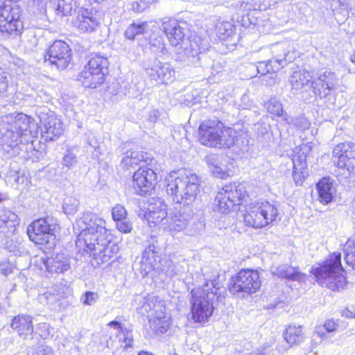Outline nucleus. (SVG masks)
Returning <instances> with one entry per match:
<instances>
[{
  "label": "nucleus",
  "instance_id": "nucleus-1",
  "mask_svg": "<svg viewBox=\"0 0 355 355\" xmlns=\"http://www.w3.org/2000/svg\"><path fill=\"white\" fill-rule=\"evenodd\" d=\"M191 294L193 318L196 322H204L213 314L214 299L218 301L224 300L226 290L217 279H214L207 281L201 288L193 289Z\"/></svg>",
  "mask_w": 355,
  "mask_h": 355
},
{
  "label": "nucleus",
  "instance_id": "nucleus-2",
  "mask_svg": "<svg viewBox=\"0 0 355 355\" xmlns=\"http://www.w3.org/2000/svg\"><path fill=\"white\" fill-rule=\"evenodd\" d=\"M166 192L173 202L190 205L196 200L200 192L198 176L188 171L173 172L167 178Z\"/></svg>",
  "mask_w": 355,
  "mask_h": 355
},
{
  "label": "nucleus",
  "instance_id": "nucleus-3",
  "mask_svg": "<svg viewBox=\"0 0 355 355\" xmlns=\"http://www.w3.org/2000/svg\"><path fill=\"white\" fill-rule=\"evenodd\" d=\"M311 272L318 284L333 291H340L347 286V281L341 264L340 253L329 255L318 267L313 268Z\"/></svg>",
  "mask_w": 355,
  "mask_h": 355
},
{
  "label": "nucleus",
  "instance_id": "nucleus-4",
  "mask_svg": "<svg viewBox=\"0 0 355 355\" xmlns=\"http://www.w3.org/2000/svg\"><path fill=\"white\" fill-rule=\"evenodd\" d=\"M76 226L80 231L76 241V247L80 250L85 249V246L93 247L92 242L95 239L100 238L102 242H106L105 236L110 234L106 228L105 220L90 211L84 212L76 220Z\"/></svg>",
  "mask_w": 355,
  "mask_h": 355
},
{
  "label": "nucleus",
  "instance_id": "nucleus-5",
  "mask_svg": "<svg viewBox=\"0 0 355 355\" xmlns=\"http://www.w3.org/2000/svg\"><path fill=\"white\" fill-rule=\"evenodd\" d=\"M139 309L142 314L152 312L149 325L155 333L163 334L170 328L171 315L166 312L165 302L160 297L153 295L144 297Z\"/></svg>",
  "mask_w": 355,
  "mask_h": 355
},
{
  "label": "nucleus",
  "instance_id": "nucleus-6",
  "mask_svg": "<svg viewBox=\"0 0 355 355\" xmlns=\"http://www.w3.org/2000/svg\"><path fill=\"white\" fill-rule=\"evenodd\" d=\"M109 62L107 58L98 53L88 57L87 64L78 76L83 85L88 88H96L103 83L108 73Z\"/></svg>",
  "mask_w": 355,
  "mask_h": 355
},
{
  "label": "nucleus",
  "instance_id": "nucleus-7",
  "mask_svg": "<svg viewBox=\"0 0 355 355\" xmlns=\"http://www.w3.org/2000/svg\"><path fill=\"white\" fill-rule=\"evenodd\" d=\"M277 215V208L273 204L261 201L248 207L243 219L247 225L257 229L270 224Z\"/></svg>",
  "mask_w": 355,
  "mask_h": 355
},
{
  "label": "nucleus",
  "instance_id": "nucleus-8",
  "mask_svg": "<svg viewBox=\"0 0 355 355\" xmlns=\"http://www.w3.org/2000/svg\"><path fill=\"white\" fill-rule=\"evenodd\" d=\"M191 215L189 213L181 211H173L170 214L162 226L170 232L182 231L189 236L200 234L204 230V223L200 220L191 223Z\"/></svg>",
  "mask_w": 355,
  "mask_h": 355
},
{
  "label": "nucleus",
  "instance_id": "nucleus-9",
  "mask_svg": "<svg viewBox=\"0 0 355 355\" xmlns=\"http://www.w3.org/2000/svg\"><path fill=\"white\" fill-rule=\"evenodd\" d=\"M246 196L247 191L243 184L225 185L218 192L215 206L219 212L227 214L234 207L239 205Z\"/></svg>",
  "mask_w": 355,
  "mask_h": 355
},
{
  "label": "nucleus",
  "instance_id": "nucleus-10",
  "mask_svg": "<svg viewBox=\"0 0 355 355\" xmlns=\"http://www.w3.org/2000/svg\"><path fill=\"white\" fill-rule=\"evenodd\" d=\"M23 28L19 7L11 3L6 4L3 0H0V35L6 37L17 34Z\"/></svg>",
  "mask_w": 355,
  "mask_h": 355
},
{
  "label": "nucleus",
  "instance_id": "nucleus-11",
  "mask_svg": "<svg viewBox=\"0 0 355 355\" xmlns=\"http://www.w3.org/2000/svg\"><path fill=\"white\" fill-rule=\"evenodd\" d=\"M261 286L259 275L257 270H242L228 283V290L232 294L239 292L246 293H255Z\"/></svg>",
  "mask_w": 355,
  "mask_h": 355
},
{
  "label": "nucleus",
  "instance_id": "nucleus-12",
  "mask_svg": "<svg viewBox=\"0 0 355 355\" xmlns=\"http://www.w3.org/2000/svg\"><path fill=\"white\" fill-rule=\"evenodd\" d=\"M54 230L46 219L40 218L33 221L27 228L29 239L37 245L49 244L53 242Z\"/></svg>",
  "mask_w": 355,
  "mask_h": 355
},
{
  "label": "nucleus",
  "instance_id": "nucleus-13",
  "mask_svg": "<svg viewBox=\"0 0 355 355\" xmlns=\"http://www.w3.org/2000/svg\"><path fill=\"white\" fill-rule=\"evenodd\" d=\"M110 237V234L105 236L106 242H102L100 238L95 239L92 242L94 248L92 246L91 248L89 246H85V249L83 250L92 252L94 259L97 261L98 263L107 262L119 251V247L115 243L111 242Z\"/></svg>",
  "mask_w": 355,
  "mask_h": 355
},
{
  "label": "nucleus",
  "instance_id": "nucleus-14",
  "mask_svg": "<svg viewBox=\"0 0 355 355\" xmlns=\"http://www.w3.org/2000/svg\"><path fill=\"white\" fill-rule=\"evenodd\" d=\"M71 49L68 44L62 41H55L49 48L45 60L55 64L58 69H64L71 60Z\"/></svg>",
  "mask_w": 355,
  "mask_h": 355
},
{
  "label": "nucleus",
  "instance_id": "nucleus-15",
  "mask_svg": "<svg viewBox=\"0 0 355 355\" xmlns=\"http://www.w3.org/2000/svg\"><path fill=\"white\" fill-rule=\"evenodd\" d=\"M144 69L148 76L157 82L168 83L175 78V70L168 63L154 59L145 64Z\"/></svg>",
  "mask_w": 355,
  "mask_h": 355
},
{
  "label": "nucleus",
  "instance_id": "nucleus-16",
  "mask_svg": "<svg viewBox=\"0 0 355 355\" xmlns=\"http://www.w3.org/2000/svg\"><path fill=\"white\" fill-rule=\"evenodd\" d=\"M39 118L42 136L46 141H53L62 134V123L53 113L41 112Z\"/></svg>",
  "mask_w": 355,
  "mask_h": 355
},
{
  "label": "nucleus",
  "instance_id": "nucleus-17",
  "mask_svg": "<svg viewBox=\"0 0 355 355\" xmlns=\"http://www.w3.org/2000/svg\"><path fill=\"white\" fill-rule=\"evenodd\" d=\"M223 124L218 121H207L202 123L199 128V141L209 147H218L221 128Z\"/></svg>",
  "mask_w": 355,
  "mask_h": 355
},
{
  "label": "nucleus",
  "instance_id": "nucleus-18",
  "mask_svg": "<svg viewBox=\"0 0 355 355\" xmlns=\"http://www.w3.org/2000/svg\"><path fill=\"white\" fill-rule=\"evenodd\" d=\"M133 187L136 192L144 195L154 188L157 181V174L152 169L141 166L132 176Z\"/></svg>",
  "mask_w": 355,
  "mask_h": 355
},
{
  "label": "nucleus",
  "instance_id": "nucleus-19",
  "mask_svg": "<svg viewBox=\"0 0 355 355\" xmlns=\"http://www.w3.org/2000/svg\"><path fill=\"white\" fill-rule=\"evenodd\" d=\"M178 49V58L185 61L190 58H196L208 49L205 40L199 36H193L187 41H184Z\"/></svg>",
  "mask_w": 355,
  "mask_h": 355
},
{
  "label": "nucleus",
  "instance_id": "nucleus-20",
  "mask_svg": "<svg viewBox=\"0 0 355 355\" xmlns=\"http://www.w3.org/2000/svg\"><path fill=\"white\" fill-rule=\"evenodd\" d=\"M337 83L338 78L336 74L332 71H325L313 80L311 88L315 95L325 98L331 92L335 90Z\"/></svg>",
  "mask_w": 355,
  "mask_h": 355
},
{
  "label": "nucleus",
  "instance_id": "nucleus-21",
  "mask_svg": "<svg viewBox=\"0 0 355 355\" xmlns=\"http://www.w3.org/2000/svg\"><path fill=\"white\" fill-rule=\"evenodd\" d=\"M184 23L175 19H164L162 27L170 44L174 46L181 45L185 40Z\"/></svg>",
  "mask_w": 355,
  "mask_h": 355
},
{
  "label": "nucleus",
  "instance_id": "nucleus-22",
  "mask_svg": "<svg viewBox=\"0 0 355 355\" xmlns=\"http://www.w3.org/2000/svg\"><path fill=\"white\" fill-rule=\"evenodd\" d=\"M247 132L240 128H222L221 134L220 135V141H218V148H231L238 144L241 141L244 142L243 139L247 138Z\"/></svg>",
  "mask_w": 355,
  "mask_h": 355
},
{
  "label": "nucleus",
  "instance_id": "nucleus-23",
  "mask_svg": "<svg viewBox=\"0 0 355 355\" xmlns=\"http://www.w3.org/2000/svg\"><path fill=\"white\" fill-rule=\"evenodd\" d=\"M147 219L155 225L163 223L167 218V205L160 199H153L148 204Z\"/></svg>",
  "mask_w": 355,
  "mask_h": 355
},
{
  "label": "nucleus",
  "instance_id": "nucleus-24",
  "mask_svg": "<svg viewBox=\"0 0 355 355\" xmlns=\"http://www.w3.org/2000/svg\"><path fill=\"white\" fill-rule=\"evenodd\" d=\"M11 328L23 339H31L33 333L32 317L29 315L19 314L14 317Z\"/></svg>",
  "mask_w": 355,
  "mask_h": 355
},
{
  "label": "nucleus",
  "instance_id": "nucleus-25",
  "mask_svg": "<svg viewBox=\"0 0 355 355\" xmlns=\"http://www.w3.org/2000/svg\"><path fill=\"white\" fill-rule=\"evenodd\" d=\"M73 24L81 32L92 33L99 26V21L91 11L84 9L79 11Z\"/></svg>",
  "mask_w": 355,
  "mask_h": 355
},
{
  "label": "nucleus",
  "instance_id": "nucleus-26",
  "mask_svg": "<svg viewBox=\"0 0 355 355\" xmlns=\"http://www.w3.org/2000/svg\"><path fill=\"white\" fill-rule=\"evenodd\" d=\"M313 77L305 70H297L291 75L289 83L294 92L302 93L311 87Z\"/></svg>",
  "mask_w": 355,
  "mask_h": 355
},
{
  "label": "nucleus",
  "instance_id": "nucleus-27",
  "mask_svg": "<svg viewBox=\"0 0 355 355\" xmlns=\"http://www.w3.org/2000/svg\"><path fill=\"white\" fill-rule=\"evenodd\" d=\"M271 272L273 275L280 278H284L289 281H296L298 282H304L306 275L302 272L298 268L285 264L278 267H272Z\"/></svg>",
  "mask_w": 355,
  "mask_h": 355
},
{
  "label": "nucleus",
  "instance_id": "nucleus-28",
  "mask_svg": "<svg viewBox=\"0 0 355 355\" xmlns=\"http://www.w3.org/2000/svg\"><path fill=\"white\" fill-rule=\"evenodd\" d=\"M21 135L8 127L5 128V132L0 138V144L2 150L7 153L15 155L19 153V144Z\"/></svg>",
  "mask_w": 355,
  "mask_h": 355
},
{
  "label": "nucleus",
  "instance_id": "nucleus-29",
  "mask_svg": "<svg viewBox=\"0 0 355 355\" xmlns=\"http://www.w3.org/2000/svg\"><path fill=\"white\" fill-rule=\"evenodd\" d=\"M42 260L44 267L51 273H63L70 268L69 259L62 253Z\"/></svg>",
  "mask_w": 355,
  "mask_h": 355
},
{
  "label": "nucleus",
  "instance_id": "nucleus-30",
  "mask_svg": "<svg viewBox=\"0 0 355 355\" xmlns=\"http://www.w3.org/2000/svg\"><path fill=\"white\" fill-rule=\"evenodd\" d=\"M6 119V127L21 135L26 134L31 128V118L23 113L7 116Z\"/></svg>",
  "mask_w": 355,
  "mask_h": 355
},
{
  "label": "nucleus",
  "instance_id": "nucleus-31",
  "mask_svg": "<svg viewBox=\"0 0 355 355\" xmlns=\"http://www.w3.org/2000/svg\"><path fill=\"white\" fill-rule=\"evenodd\" d=\"M284 338L288 344V347L278 346L277 349L282 353L286 352L288 347H291L294 345H299L304 341L305 336L302 331V327L300 325L288 326L284 333Z\"/></svg>",
  "mask_w": 355,
  "mask_h": 355
},
{
  "label": "nucleus",
  "instance_id": "nucleus-32",
  "mask_svg": "<svg viewBox=\"0 0 355 355\" xmlns=\"http://www.w3.org/2000/svg\"><path fill=\"white\" fill-rule=\"evenodd\" d=\"M316 187L320 202L324 205H327L331 202L336 193V188L330 178H322L318 182Z\"/></svg>",
  "mask_w": 355,
  "mask_h": 355
},
{
  "label": "nucleus",
  "instance_id": "nucleus-33",
  "mask_svg": "<svg viewBox=\"0 0 355 355\" xmlns=\"http://www.w3.org/2000/svg\"><path fill=\"white\" fill-rule=\"evenodd\" d=\"M148 159V153L139 150L138 148H130L124 153L121 164L123 168L128 169L130 167L139 165L142 162H146Z\"/></svg>",
  "mask_w": 355,
  "mask_h": 355
},
{
  "label": "nucleus",
  "instance_id": "nucleus-34",
  "mask_svg": "<svg viewBox=\"0 0 355 355\" xmlns=\"http://www.w3.org/2000/svg\"><path fill=\"white\" fill-rule=\"evenodd\" d=\"M292 162L293 165V180L297 185H302L307 175L306 156L303 153L296 154L293 156Z\"/></svg>",
  "mask_w": 355,
  "mask_h": 355
},
{
  "label": "nucleus",
  "instance_id": "nucleus-35",
  "mask_svg": "<svg viewBox=\"0 0 355 355\" xmlns=\"http://www.w3.org/2000/svg\"><path fill=\"white\" fill-rule=\"evenodd\" d=\"M62 297V295L58 291V286H55L40 295L39 300L42 304L49 305L51 309L55 310L60 306Z\"/></svg>",
  "mask_w": 355,
  "mask_h": 355
},
{
  "label": "nucleus",
  "instance_id": "nucleus-36",
  "mask_svg": "<svg viewBox=\"0 0 355 355\" xmlns=\"http://www.w3.org/2000/svg\"><path fill=\"white\" fill-rule=\"evenodd\" d=\"M159 261V248L155 244L149 245L144 251L141 262L146 265L145 270L154 268Z\"/></svg>",
  "mask_w": 355,
  "mask_h": 355
},
{
  "label": "nucleus",
  "instance_id": "nucleus-37",
  "mask_svg": "<svg viewBox=\"0 0 355 355\" xmlns=\"http://www.w3.org/2000/svg\"><path fill=\"white\" fill-rule=\"evenodd\" d=\"M107 326L114 328L118 332L117 336H119V341L125 343L124 347H131L133 344V335L132 331L125 328L121 322L113 320L107 324Z\"/></svg>",
  "mask_w": 355,
  "mask_h": 355
},
{
  "label": "nucleus",
  "instance_id": "nucleus-38",
  "mask_svg": "<svg viewBox=\"0 0 355 355\" xmlns=\"http://www.w3.org/2000/svg\"><path fill=\"white\" fill-rule=\"evenodd\" d=\"M17 224L18 216L15 212L6 208L0 209V229L8 227L13 232Z\"/></svg>",
  "mask_w": 355,
  "mask_h": 355
},
{
  "label": "nucleus",
  "instance_id": "nucleus-39",
  "mask_svg": "<svg viewBox=\"0 0 355 355\" xmlns=\"http://www.w3.org/2000/svg\"><path fill=\"white\" fill-rule=\"evenodd\" d=\"M285 60L284 58L275 59L269 62H259L256 66L258 73L264 76L270 72H277L283 67Z\"/></svg>",
  "mask_w": 355,
  "mask_h": 355
},
{
  "label": "nucleus",
  "instance_id": "nucleus-40",
  "mask_svg": "<svg viewBox=\"0 0 355 355\" xmlns=\"http://www.w3.org/2000/svg\"><path fill=\"white\" fill-rule=\"evenodd\" d=\"M350 142L340 143L336 145L332 152V161L338 167L346 166L347 150L349 149Z\"/></svg>",
  "mask_w": 355,
  "mask_h": 355
},
{
  "label": "nucleus",
  "instance_id": "nucleus-41",
  "mask_svg": "<svg viewBox=\"0 0 355 355\" xmlns=\"http://www.w3.org/2000/svg\"><path fill=\"white\" fill-rule=\"evenodd\" d=\"M76 6V0H58L57 3H53L55 14L60 17L71 15Z\"/></svg>",
  "mask_w": 355,
  "mask_h": 355
},
{
  "label": "nucleus",
  "instance_id": "nucleus-42",
  "mask_svg": "<svg viewBox=\"0 0 355 355\" xmlns=\"http://www.w3.org/2000/svg\"><path fill=\"white\" fill-rule=\"evenodd\" d=\"M148 26L147 22H133L125 31L124 36L128 40H134L136 36L146 33Z\"/></svg>",
  "mask_w": 355,
  "mask_h": 355
},
{
  "label": "nucleus",
  "instance_id": "nucleus-43",
  "mask_svg": "<svg viewBox=\"0 0 355 355\" xmlns=\"http://www.w3.org/2000/svg\"><path fill=\"white\" fill-rule=\"evenodd\" d=\"M347 155L346 159L345 162L346 163V166L340 167V168L346 169L348 172V174H354L355 175V144L353 143H349V149L347 150Z\"/></svg>",
  "mask_w": 355,
  "mask_h": 355
},
{
  "label": "nucleus",
  "instance_id": "nucleus-44",
  "mask_svg": "<svg viewBox=\"0 0 355 355\" xmlns=\"http://www.w3.org/2000/svg\"><path fill=\"white\" fill-rule=\"evenodd\" d=\"M345 259L355 269V240H348L344 245Z\"/></svg>",
  "mask_w": 355,
  "mask_h": 355
},
{
  "label": "nucleus",
  "instance_id": "nucleus-45",
  "mask_svg": "<svg viewBox=\"0 0 355 355\" xmlns=\"http://www.w3.org/2000/svg\"><path fill=\"white\" fill-rule=\"evenodd\" d=\"M78 151V148L76 146H73L69 148L66 153L64 155L62 159V164L67 167L68 168H71L73 167L76 163L77 160V152Z\"/></svg>",
  "mask_w": 355,
  "mask_h": 355
},
{
  "label": "nucleus",
  "instance_id": "nucleus-46",
  "mask_svg": "<svg viewBox=\"0 0 355 355\" xmlns=\"http://www.w3.org/2000/svg\"><path fill=\"white\" fill-rule=\"evenodd\" d=\"M266 108L269 113L276 116H282L284 112L282 104L276 97L270 98L266 103Z\"/></svg>",
  "mask_w": 355,
  "mask_h": 355
},
{
  "label": "nucleus",
  "instance_id": "nucleus-47",
  "mask_svg": "<svg viewBox=\"0 0 355 355\" xmlns=\"http://www.w3.org/2000/svg\"><path fill=\"white\" fill-rule=\"evenodd\" d=\"M80 202L75 197H67L63 203V210L66 214H74L78 209Z\"/></svg>",
  "mask_w": 355,
  "mask_h": 355
},
{
  "label": "nucleus",
  "instance_id": "nucleus-48",
  "mask_svg": "<svg viewBox=\"0 0 355 355\" xmlns=\"http://www.w3.org/2000/svg\"><path fill=\"white\" fill-rule=\"evenodd\" d=\"M28 355H53V350L51 347L46 345H38L35 347L31 349Z\"/></svg>",
  "mask_w": 355,
  "mask_h": 355
},
{
  "label": "nucleus",
  "instance_id": "nucleus-49",
  "mask_svg": "<svg viewBox=\"0 0 355 355\" xmlns=\"http://www.w3.org/2000/svg\"><path fill=\"white\" fill-rule=\"evenodd\" d=\"M112 215L113 219L116 222L119 220L125 219L127 216V211L123 206L116 205L112 208Z\"/></svg>",
  "mask_w": 355,
  "mask_h": 355
},
{
  "label": "nucleus",
  "instance_id": "nucleus-50",
  "mask_svg": "<svg viewBox=\"0 0 355 355\" xmlns=\"http://www.w3.org/2000/svg\"><path fill=\"white\" fill-rule=\"evenodd\" d=\"M98 298L96 293L86 291L81 297V301L85 305L91 306L94 304Z\"/></svg>",
  "mask_w": 355,
  "mask_h": 355
},
{
  "label": "nucleus",
  "instance_id": "nucleus-51",
  "mask_svg": "<svg viewBox=\"0 0 355 355\" xmlns=\"http://www.w3.org/2000/svg\"><path fill=\"white\" fill-rule=\"evenodd\" d=\"M8 83V73L0 68V95L7 92Z\"/></svg>",
  "mask_w": 355,
  "mask_h": 355
},
{
  "label": "nucleus",
  "instance_id": "nucleus-52",
  "mask_svg": "<svg viewBox=\"0 0 355 355\" xmlns=\"http://www.w3.org/2000/svg\"><path fill=\"white\" fill-rule=\"evenodd\" d=\"M117 229L123 233H130L132 230L131 223L125 218L116 221Z\"/></svg>",
  "mask_w": 355,
  "mask_h": 355
},
{
  "label": "nucleus",
  "instance_id": "nucleus-53",
  "mask_svg": "<svg viewBox=\"0 0 355 355\" xmlns=\"http://www.w3.org/2000/svg\"><path fill=\"white\" fill-rule=\"evenodd\" d=\"M205 161L209 167H214L220 163V157L216 154H211L205 157Z\"/></svg>",
  "mask_w": 355,
  "mask_h": 355
},
{
  "label": "nucleus",
  "instance_id": "nucleus-54",
  "mask_svg": "<svg viewBox=\"0 0 355 355\" xmlns=\"http://www.w3.org/2000/svg\"><path fill=\"white\" fill-rule=\"evenodd\" d=\"M149 2L146 3L143 0L139 1L133 2L132 9L137 12H142L148 7Z\"/></svg>",
  "mask_w": 355,
  "mask_h": 355
},
{
  "label": "nucleus",
  "instance_id": "nucleus-55",
  "mask_svg": "<svg viewBox=\"0 0 355 355\" xmlns=\"http://www.w3.org/2000/svg\"><path fill=\"white\" fill-rule=\"evenodd\" d=\"M13 266L10 262H3L0 263V273L7 276L12 272Z\"/></svg>",
  "mask_w": 355,
  "mask_h": 355
},
{
  "label": "nucleus",
  "instance_id": "nucleus-56",
  "mask_svg": "<svg viewBox=\"0 0 355 355\" xmlns=\"http://www.w3.org/2000/svg\"><path fill=\"white\" fill-rule=\"evenodd\" d=\"M338 324L331 320H327L324 324V328L328 332H332L336 330Z\"/></svg>",
  "mask_w": 355,
  "mask_h": 355
},
{
  "label": "nucleus",
  "instance_id": "nucleus-57",
  "mask_svg": "<svg viewBox=\"0 0 355 355\" xmlns=\"http://www.w3.org/2000/svg\"><path fill=\"white\" fill-rule=\"evenodd\" d=\"M221 164H218L213 168H211V170L213 174L216 177L223 178L225 176V172L222 169Z\"/></svg>",
  "mask_w": 355,
  "mask_h": 355
},
{
  "label": "nucleus",
  "instance_id": "nucleus-58",
  "mask_svg": "<svg viewBox=\"0 0 355 355\" xmlns=\"http://www.w3.org/2000/svg\"><path fill=\"white\" fill-rule=\"evenodd\" d=\"M49 325L46 323L39 324L37 330L38 331L41 330L42 332L39 333V334L41 337L45 338L46 336H47L49 334Z\"/></svg>",
  "mask_w": 355,
  "mask_h": 355
},
{
  "label": "nucleus",
  "instance_id": "nucleus-59",
  "mask_svg": "<svg viewBox=\"0 0 355 355\" xmlns=\"http://www.w3.org/2000/svg\"><path fill=\"white\" fill-rule=\"evenodd\" d=\"M334 3L337 5L340 9L348 11L351 10V6L350 4L345 1L342 0H334Z\"/></svg>",
  "mask_w": 355,
  "mask_h": 355
},
{
  "label": "nucleus",
  "instance_id": "nucleus-60",
  "mask_svg": "<svg viewBox=\"0 0 355 355\" xmlns=\"http://www.w3.org/2000/svg\"><path fill=\"white\" fill-rule=\"evenodd\" d=\"M159 117V112L157 110H153L149 112L148 119L150 122L155 123Z\"/></svg>",
  "mask_w": 355,
  "mask_h": 355
},
{
  "label": "nucleus",
  "instance_id": "nucleus-61",
  "mask_svg": "<svg viewBox=\"0 0 355 355\" xmlns=\"http://www.w3.org/2000/svg\"><path fill=\"white\" fill-rule=\"evenodd\" d=\"M342 315L343 316H345L347 318H353L354 314L352 312H351L349 309H346L343 311Z\"/></svg>",
  "mask_w": 355,
  "mask_h": 355
},
{
  "label": "nucleus",
  "instance_id": "nucleus-62",
  "mask_svg": "<svg viewBox=\"0 0 355 355\" xmlns=\"http://www.w3.org/2000/svg\"><path fill=\"white\" fill-rule=\"evenodd\" d=\"M315 333L317 335H318L321 338L324 336V333L322 331V329L320 327L317 329V330L315 331Z\"/></svg>",
  "mask_w": 355,
  "mask_h": 355
},
{
  "label": "nucleus",
  "instance_id": "nucleus-63",
  "mask_svg": "<svg viewBox=\"0 0 355 355\" xmlns=\"http://www.w3.org/2000/svg\"><path fill=\"white\" fill-rule=\"evenodd\" d=\"M138 355H154V354L150 352L141 351L138 353Z\"/></svg>",
  "mask_w": 355,
  "mask_h": 355
},
{
  "label": "nucleus",
  "instance_id": "nucleus-64",
  "mask_svg": "<svg viewBox=\"0 0 355 355\" xmlns=\"http://www.w3.org/2000/svg\"><path fill=\"white\" fill-rule=\"evenodd\" d=\"M351 61L355 64V50L354 51L352 55H351Z\"/></svg>",
  "mask_w": 355,
  "mask_h": 355
}]
</instances>
